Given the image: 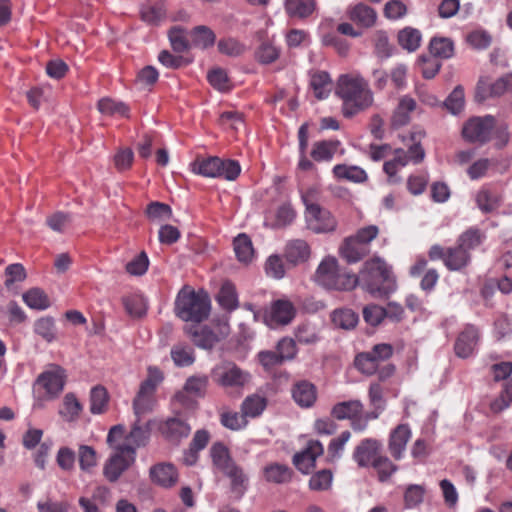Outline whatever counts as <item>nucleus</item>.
I'll return each mask as SVG.
<instances>
[{
    "mask_svg": "<svg viewBox=\"0 0 512 512\" xmlns=\"http://www.w3.org/2000/svg\"><path fill=\"white\" fill-rule=\"evenodd\" d=\"M335 94L342 100V113L347 118L368 109L374 101L368 82L358 73L340 75Z\"/></svg>",
    "mask_w": 512,
    "mask_h": 512,
    "instance_id": "obj_1",
    "label": "nucleus"
},
{
    "mask_svg": "<svg viewBox=\"0 0 512 512\" xmlns=\"http://www.w3.org/2000/svg\"><path fill=\"white\" fill-rule=\"evenodd\" d=\"M211 302L204 291L195 292L189 286H184L175 300V313L183 321L200 323L210 313Z\"/></svg>",
    "mask_w": 512,
    "mask_h": 512,
    "instance_id": "obj_2",
    "label": "nucleus"
},
{
    "mask_svg": "<svg viewBox=\"0 0 512 512\" xmlns=\"http://www.w3.org/2000/svg\"><path fill=\"white\" fill-rule=\"evenodd\" d=\"M313 279L324 289L335 291H350L358 284L357 276L342 271L338 266L336 258L331 256L325 257L321 261Z\"/></svg>",
    "mask_w": 512,
    "mask_h": 512,
    "instance_id": "obj_3",
    "label": "nucleus"
},
{
    "mask_svg": "<svg viewBox=\"0 0 512 512\" xmlns=\"http://www.w3.org/2000/svg\"><path fill=\"white\" fill-rule=\"evenodd\" d=\"M390 270L386 263L380 258H374L364 263L359 276L363 288L374 296H382L388 293L386 283L390 282Z\"/></svg>",
    "mask_w": 512,
    "mask_h": 512,
    "instance_id": "obj_4",
    "label": "nucleus"
},
{
    "mask_svg": "<svg viewBox=\"0 0 512 512\" xmlns=\"http://www.w3.org/2000/svg\"><path fill=\"white\" fill-rule=\"evenodd\" d=\"M195 174L210 178H223L228 181L235 180L240 172V164L235 160H222L218 157L197 158L191 164Z\"/></svg>",
    "mask_w": 512,
    "mask_h": 512,
    "instance_id": "obj_5",
    "label": "nucleus"
},
{
    "mask_svg": "<svg viewBox=\"0 0 512 512\" xmlns=\"http://www.w3.org/2000/svg\"><path fill=\"white\" fill-rule=\"evenodd\" d=\"M210 375L213 382L224 389H242L251 380L248 371L241 369L230 361H222L216 364Z\"/></svg>",
    "mask_w": 512,
    "mask_h": 512,
    "instance_id": "obj_6",
    "label": "nucleus"
},
{
    "mask_svg": "<svg viewBox=\"0 0 512 512\" xmlns=\"http://www.w3.org/2000/svg\"><path fill=\"white\" fill-rule=\"evenodd\" d=\"M103 466V475L109 482H116L135 461L134 448L119 445Z\"/></svg>",
    "mask_w": 512,
    "mask_h": 512,
    "instance_id": "obj_7",
    "label": "nucleus"
},
{
    "mask_svg": "<svg viewBox=\"0 0 512 512\" xmlns=\"http://www.w3.org/2000/svg\"><path fill=\"white\" fill-rule=\"evenodd\" d=\"M65 382V370L55 365L38 376L35 388L44 390L45 398L54 399L63 391Z\"/></svg>",
    "mask_w": 512,
    "mask_h": 512,
    "instance_id": "obj_8",
    "label": "nucleus"
},
{
    "mask_svg": "<svg viewBox=\"0 0 512 512\" xmlns=\"http://www.w3.org/2000/svg\"><path fill=\"white\" fill-rule=\"evenodd\" d=\"M493 127L492 116L474 117L463 126L462 135L469 142L482 144L490 140Z\"/></svg>",
    "mask_w": 512,
    "mask_h": 512,
    "instance_id": "obj_9",
    "label": "nucleus"
},
{
    "mask_svg": "<svg viewBox=\"0 0 512 512\" xmlns=\"http://www.w3.org/2000/svg\"><path fill=\"white\" fill-rule=\"evenodd\" d=\"M310 210L305 211L307 226L315 233H327L336 229L337 221L335 217L321 206H310Z\"/></svg>",
    "mask_w": 512,
    "mask_h": 512,
    "instance_id": "obj_10",
    "label": "nucleus"
},
{
    "mask_svg": "<svg viewBox=\"0 0 512 512\" xmlns=\"http://www.w3.org/2000/svg\"><path fill=\"white\" fill-rule=\"evenodd\" d=\"M381 441L375 438H365L354 448L352 458L361 468L374 466V462L381 456Z\"/></svg>",
    "mask_w": 512,
    "mask_h": 512,
    "instance_id": "obj_11",
    "label": "nucleus"
},
{
    "mask_svg": "<svg viewBox=\"0 0 512 512\" xmlns=\"http://www.w3.org/2000/svg\"><path fill=\"white\" fill-rule=\"evenodd\" d=\"M209 378L206 375H195L189 377L183 387L182 391H179L175 398L183 406L187 408H193L196 402L190 398V395L194 397H203L205 395Z\"/></svg>",
    "mask_w": 512,
    "mask_h": 512,
    "instance_id": "obj_12",
    "label": "nucleus"
},
{
    "mask_svg": "<svg viewBox=\"0 0 512 512\" xmlns=\"http://www.w3.org/2000/svg\"><path fill=\"white\" fill-rule=\"evenodd\" d=\"M323 453L324 447L319 440H309L306 447L294 455L293 463L300 472L307 474L315 467L316 459Z\"/></svg>",
    "mask_w": 512,
    "mask_h": 512,
    "instance_id": "obj_13",
    "label": "nucleus"
},
{
    "mask_svg": "<svg viewBox=\"0 0 512 512\" xmlns=\"http://www.w3.org/2000/svg\"><path fill=\"white\" fill-rule=\"evenodd\" d=\"M295 316V308L288 300H277L272 306L269 314L265 317L267 325L276 327L289 324Z\"/></svg>",
    "mask_w": 512,
    "mask_h": 512,
    "instance_id": "obj_14",
    "label": "nucleus"
},
{
    "mask_svg": "<svg viewBox=\"0 0 512 512\" xmlns=\"http://www.w3.org/2000/svg\"><path fill=\"white\" fill-rule=\"evenodd\" d=\"M479 341L478 329L473 325H467L458 335L454 350L458 357L467 358L474 353Z\"/></svg>",
    "mask_w": 512,
    "mask_h": 512,
    "instance_id": "obj_15",
    "label": "nucleus"
},
{
    "mask_svg": "<svg viewBox=\"0 0 512 512\" xmlns=\"http://www.w3.org/2000/svg\"><path fill=\"white\" fill-rule=\"evenodd\" d=\"M411 435V429L407 424H400L391 431L388 448L395 460L402 459Z\"/></svg>",
    "mask_w": 512,
    "mask_h": 512,
    "instance_id": "obj_16",
    "label": "nucleus"
},
{
    "mask_svg": "<svg viewBox=\"0 0 512 512\" xmlns=\"http://www.w3.org/2000/svg\"><path fill=\"white\" fill-rule=\"evenodd\" d=\"M292 398L302 408L312 407L317 400V389L314 384L307 380L296 382L292 389Z\"/></svg>",
    "mask_w": 512,
    "mask_h": 512,
    "instance_id": "obj_17",
    "label": "nucleus"
},
{
    "mask_svg": "<svg viewBox=\"0 0 512 512\" xmlns=\"http://www.w3.org/2000/svg\"><path fill=\"white\" fill-rule=\"evenodd\" d=\"M150 477L153 483L169 488L177 483L178 473L172 464L159 463L150 468Z\"/></svg>",
    "mask_w": 512,
    "mask_h": 512,
    "instance_id": "obj_18",
    "label": "nucleus"
},
{
    "mask_svg": "<svg viewBox=\"0 0 512 512\" xmlns=\"http://www.w3.org/2000/svg\"><path fill=\"white\" fill-rule=\"evenodd\" d=\"M505 92H512V74H507L489 86V91L479 84L476 91V99L479 102L484 101L488 96H501Z\"/></svg>",
    "mask_w": 512,
    "mask_h": 512,
    "instance_id": "obj_19",
    "label": "nucleus"
},
{
    "mask_svg": "<svg viewBox=\"0 0 512 512\" xmlns=\"http://www.w3.org/2000/svg\"><path fill=\"white\" fill-rule=\"evenodd\" d=\"M370 252L369 246L359 242L357 239L348 237L344 240L340 248L341 256L348 263H356L368 255Z\"/></svg>",
    "mask_w": 512,
    "mask_h": 512,
    "instance_id": "obj_20",
    "label": "nucleus"
},
{
    "mask_svg": "<svg viewBox=\"0 0 512 512\" xmlns=\"http://www.w3.org/2000/svg\"><path fill=\"white\" fill-rule=\"evenodd\" d=\"M348 15L351 21L364 28L372 27L377 19L376 11L363 3L351 7Z\"/></svg>",
    "mask_w": 512,
    "mask_h": 512,
    "instance_id": "obj_21",
    "label": "nucleus"
},
{
    "mask_svg": "<svg viewBox=\"0 0 512 512\" xmlns=\"http://www.w3.org/2000/svg\"><path fill=\"white\" fill-rule=\"evenodd\" d=\"M186 333L191 337L193 343L202 349H212L219 341L217 335L208 327H190Z\"/></svg>",
    "mask_w": 512,
    "mask_h": 512,
    "instance_id": "obj_22",
    "label": "nucleus"
},
{
    "mask_svg": "<svg viewBox=\"0 0 512 512\" xmlns=\"http://www.w3.org/2000/svg\"><path fill=\"white\" fill-rule=\"evenodd\" d=\"M363 404L360 400H349L335 404L331 415L337 420H351L363 413Z\"/></svg>",
    "mask_w": 512,
    "mask_h": 512,
    "instance_id": "obj_23",
    "label": "nucleus"
},
{
    "mask_svg": "<svg viewBox=\"0 0 512 512\" xmlns=\"http://www.w3.org/2000/svg\"><path fill=\"white\" fill-rule=\"evenodd\" d=\"M310 256V247L302 239L291 240L285 247V257L288 262L296 265L306 261Z\"/></svg>",
    "mask_w": 512,
    "mask_h": 512,
    "instance_id": "obj_24",
    "label": "nucleus"
},
{
    "mask_svg": "<svg viewBox=\"0 0 512 512\" xmlns=\"http://www.w3.org/2000/svg\"><path fill=\"white\" fill-rule=\"evenodd\" d=\"M310 87L317 99L322 100L332 91V80L326 71H315L310 76Z\"/></svg>",
    "mask_w": 512,
    "mask_h": 512,
    "instance_id": "obj_25",
    "label": "nucleus"
},
{
    "mask_svg": "<svg viewBox=\"0 0 512 512\" xmlns=\"http://www.w3.org/2000/svg\"><path fill=\"white\" fill-rule=\"evenodd\" d=\"M416 108V102L413 98L409 96H403L397 108L395 109L391 124L394 128H399L404 125H407L410 121V112L414 111Z\"/></svg>",
    "mask_w": 512,
    "mask_h": 512,
    "instance_id": "obj_26",
    "label": "nucleus"
},
{
    "mask_svg": "<svg viewBox=\"0 0 512 512\" xmlns=\"http://www.w3.org/2000/svg\"><path fill=\"white\" fill-rule=\"evenodd\" d=\"M470 261V253L458 244L455 247L446 249L445 266L451 271H457L465 266Z\"/></svg>",
    "mask_w": 512,
    "mask_h": 512,
    "instance_id": "obj_27",
    "label": "nucleus"
},
{
    "mask_svg": "<svg viewBox=\"0 0 512 512\" xmlns=\"http://www.w3.org/2000/svg\"><path fill=\"white\" fill-rule=\"evenodd\" d=\"M191 431V427L182 419L170 418L162 427V433L171 441L186 438Z\"/></svg>",
    "mask_w": 512,
    "mask_h": 512,
    "instance_id": "obj_28",
    "label": "nucleus"
},
{
    "mask_svg": "<svg viewBox=\"0 0 512 512\" xmlns=\"http://www.w3.org/2000/svg\"><path fill=\"white\" fill-rule=\"evenodd\" d=\"M210 455L213 464L223 473L236 465L230 456L228 448L221 442H216L211 446Z\"/></svg>",
    "mask_w": 512,
    "mask_h": 512,
    "instance_id": "obj_29",
    "label": "nucleus"
},
{
    "mask_svg": "<svg viewBox=\"0 0 512 512\" xmlns=\"http://www.w3.org/2000/svg\"><path fill=\"white\" fill-rule=\"evenodd\" d=\"M316 8V0H285V10L291 17L306 18Z\"/></svg>",
    "mask_w": 512,
    "mask_h": 512,
    "instance_id": "obj_30",
    "label": "nucleus"
},
{
    "mask_svg": "<svg viewBox=\"0 0 512 512\" xmlns=\"http://www.w3.org/2000/svg\"><path fill=\"white\" fill-rule=\"evenodd\" d=\"M333 174L338 179L354 183H362L367 179V174L362 168L358 166H348L345 164L335 165L333 168Z\"/></svg>",
    "mask_w": 512,
    "mask_h": 512,
    "instance_id": "obj_31",
    "label": "nucleus"
},
{
    "mask_svg": "<svg viewBox=\"0 0 512 512\" xmlns=\"http://www.w3.org/2000/svg\"><path fill=\"white\" fill-rule=\"evenodd\" d=\"M150 428L148 425H140V419L137 418L131 431L126 436V443L124 445H130L134 448L145 446L149 440Z\"/></svg>",
    "mask_w": 512,
    "mask_h": 512,
    "instance_id": "obj_32",
    "label": "nucleus"
},
{
    "mask_svg": "<svg viewBox=\"0 0 512 512\" xmlns=\"http://www.w3.org/2000/svg\"><path fill=\"white\" fill-rule=\"evenodd\" d=\"M171 358L178 367L190 366L195 361L194 350L189 344L178 343L171 348Z\"/></svg>",
    "mask_w": 512,
    "mask_h": 512,
    "instance_id": "obj_33",
    "label": "nucleus"
},
{
    "mask_svg": "<svg viewBox=\"0 0 512 512\" xmlns=\"http://www.w3.org/2000/svg\"><path fill=\"white\" fill-rule=\"evenodd\" d=\"M267 406V400L257 394L247 396L241 404V413L244 416L255 418L262 414Z\"/></svg>",
    "mask_w": 512,
    "mask_h": 512,
    "instance_id": "obj_34",
    "label": "nucleus"
},
{
    "mask_svg": "<svg viewBox=\"0 0 512 512\" xmlns=\"http://www.w3.org/2000/svg\"><path fill=\"white\" fill-rule=\"evenodd\" d=\"M351 438V432L348 430H345L340 433L338 437H335L331 439L330 443L327 447V461L328 462H335L338 461L344 452L345 445Z\"/></svg>",
    "mask_w": 512,
    "mask_h": 512,
    "instance_id": "obj_35",
    "label": "nucleus"
},
{
    "mask_svg": "<svg viewBox=\"0 0 512 512\" xmlns=\"http://www.w3.org/2000/svg\"><path fill=\"white\" fill-rule=\"evenodd\" d=\"M216 299L219 305L228 311H232L238 306L235 286L228 281L222 284Z\"/></svg>",
    "mask_w": 512,
    "mask_h": 512,
    "instance_id": "obj_36",
    "label": "nucleus"
},
{
    "mask_svg": "<svg viewBox=\"0 0 512 512\" xmlns=\"http://www.w3.org/2000/svg\"><path fill=\"white\" fill-rule=\"evenodd\" d=\"M237 259L242 263H249L254 256L251 239L246 234H239L233 242Z\"/></svg>",
    "mask_w": 512,
    "mask_h": 512,
    "instance_id": "obj_37",
    "label": "nucleus"
},
{
    "mask_svg": "<svg viewBox=\"0 0 512 512\" xmlns=\"http://www.w3.org/2000/svg\"><path fill=\"white\" fill-rule=\"evenodd\" d=\"M264 476L269 482L283 484L291 480L292 471L286 465L274 463L265 467Z\"/></svg>",
    "mask_w": 512,
    "mask_h": 512,
    "instance_id": "obj_38",
    "label": "nucleus"
},
{
    "mask_svg": "<svg viewBox=\"0 0 512 512\" xmlns=\"http://www.w3.org/2000/svg\"><path fill=\"white\" fill-rule=\"evenodd\" d=\"M430 53L438 58L448 59L454 54V44L447 37H433L429 44Z\"/></svg>",
    "mask_w": 512,
    "mask_h": 512,
    "instance_id": "obj_39",
    "label": "nucleus"
},
{
    "mask_svg": "<svg viewBox=\"0 0 512 512\" xmlns=\"http://www.w3.org/2000/svg\"><path fill=\"white\" fill-rule=\"evenodd\" d=\"M339 145V141H318L315 142L311 151V157L318 162L330 161Z\"/></svg>",
    "mask_w": 512,
    "mask_h": 512,
    "instance_id": "obj_40",
    "label": "nucleus"
},
{
    "mask_svg": "<svg viewBox=\"0 0 512 512\" xmlns=\"http://www.w3.org/2000/svg\"><path fill=\"white\" fill-rule=\"evenodd\" d=\"M231 481L232 492L240 498L247 488L248 478L237 464L224 473Z\"/></svg>",
    "mask_w": 512,
    "mask_h": 512,
    "instance_id": "obj_41",
    "label": "nucleus"
},
{
    "mask_svg": "<svg viewBox=\"0 0 512 512\" xmlns=\"http://www.w3.org/2000/svg\"><path fill=\"white\" fill-rule=\"evenodd\" d=\"M421 38V32L412 27H406L398 33L400 46L409 52H413L419 48Z\"/></svg>",
    "mask_w": 512,
    "mask_h": 512,
    "instance_id": "obj_42",
    "label": "nucleus"
},
{
    "mask_svg": "<svg viewBox=\"0 0 512 512\" xmlns=\"http://www.w3.org/2000/svg\"><path fill=\"white\" fill-rule=\"evenodd\" d=\"M23 301L32 309L44 310L50 306L47 294L40 288H31L22 296Z\"/></svg>",
    "mask_w": 512,
    "mask_h": 512,
    "instance_id": "obj_43",
    "label": "nucleus"
},
{
    "mask_svg": "<svg viewBox=\"0 0 512 512\" xmlns=\"http://www.w3.org/2000/svg\"><path fill=\"white\" fill-rule=\"evenodd\" d=\"M332 322L342 329H352L358 323V315L351 309L340 308L332 313Z\"/></svg>",
    "mask_w": 512,
    "mask_h": 512,
    "instance_id": "obj_44",
    "label": "nucleus"
},
{
    "mask_svg": "<svg viewBox=\"0 0 512 512\" xmlns=\"http://www.w3.org/2000/svg\"><path fill=\"white\" fill-rule=\"evenodd\" d=\"M82 411V405L73 393H67L63 399L60 415L68 422L75 421Z\"/></svg>",
    "mask_w": 512,
    "mask_h": 512,
    "instance_id": "obj_45",
    "label": "nucleus"
},
{
    "mask_svg": "<svg viewBox=\"0 0 512 512\" xmlns=\"http://www.w3.org/2000/svg\"><path fill=\"white\" fill-rule=\"evenodd\" d=\"M192 42L195 46L206 49L214 45L216 40L215 33L207 26H196L192 32Z\"/></svg>",
    "mask_w": 512,
    "mask_h": 512,
    "instance_id": "obj_46",
    "label": "nucleus"
},
{
    "mask_svg": "<svg viewBox=\"0 0 512 512\" xmlns=\"http://www.w3.org/2000/svg\"><path fill=\"white\" fill-rule=\"evenodd\" d=\"M476 201L482 211L491 212L499 207L501 197L496 192L484 188L478 192Z\"/></svg>",
    "mask_w": 512,
    "mask_h": 512,
    "instance_id": "obj_47",
    "label": "nucleus"
},
{
    "mask_svg": "<svg viewBox=\"0 0 512 512\" xmlns=\"http://www.w3.org/2000/svg\"><path fill=\"white\" fill-rule=\"evenodd\" d=\"M79 467L83 472L90 473L97 466V453L92 446L80 445L78 448Z\"/></svg>",
    "mask_w": 512,
    "mask_h": 512,
    "instance_id": "obj_48",
    "label": "nucleus"
},
{
    "mask_svg": "<svg viewBox=\"0 0 512 512\" xmlns=\"http://www.w3.org/2000/svg\"><path fill=\"white\" fill-rule=\"evenodd\" d=\"M108 403V393L103 386H95L90 392V411L92 414H101Z\"/></svg>",
    "mask_w": 512,
    "mask_h": 512,
    "instance_id": "obj_49",
    "label": "nucleus"
},
{
    "mask_svg": "<svg viewBox=\"0 0 512 512\" xmlns=\"http://www.w3.org/2000/svg\"><path fill=\"white\" fill-rule=\"evenodd\" d=\"M126 312L132 317H141L146 313L147 304L141 295H130L122 298Z\"/></svg>",
    "mask_w": 512,
    "mask_h": 512,
    "instance_id": "obj_50",
    "label": "nucleus"
},
{
    "mask_svg": "<svg viewBox=\"0 0 512 512\" xmlns=\"http://www.w3.org/2000/svg\"><path fill=\"white\" fill-rule=\"evenodd\" d=\"M166 16L163 4L144 5L141 8V18L150 25H159Z\"/></svg>",
    "mask_w": 512,
    "mask_h": 512,
    "instance_id": "obj_51",
    "label": "nucleus"
},
{
    "mask_svg": "<svg viewBox=\"0 0 512 512\" xmlns=\"http://www.w3.org/2000/svg\"><path fill=\"white\" fill-rule=\"evenodd\" d=\"M98 110L109 116H128V107L123 102H116L110 98H103L98 102Z\"/></svg>",
    "mask_w": 512,
    "mask_h": 512,
    "instance_id": "obj_52",
    "label": "nucleus"
},
{
    "mask_svg": "<svg viewBox=\"0 0 512 512\" xmlns=\"http://www.w3.org/2000/svg\"><path fill=\"white\" fill-rule=\"evenodd\" d=\"M220 423L227 429L237 431L247 425V420L243 413L224 411L220 414Z\"/></svg>",
    "mask_w": 512,
    "mask_h": 512,
    "instance_id": "obj_53",
    "label": "nucleus"
},
{
    "mask_svg": "<svg viewBox=\"0 0 512 512\" xmlns=\"http://www.w3.org/2000/svg\"><path fill=\"white\" fill-rule=\"evenodd\" d=\"M356 368L363 374L373 375L379 367V362L369 352H363L355 358Z\"/></svg>",
    "mask_w": 512,
    "mask_h": 512,
    "instance_id": "obj_54",
    "label": "nucleus"
},
{
    "mask_svg": "<svg viewBox=\"0 0 512 512\" xmlns=\"http://www.w3.org/2000/svg\"><path fill=\"white\" fill-rule=\"evenodd\" d=\"M279 55V49L270 42H262L255 52L256 59L262 64L273 63Z\"/></svg>",
    "mask_w": 512,
    "mask_h": 512,
    "instance_id": "obj_55",
    "label": "nucleus"
},
{
    "mask_svg": "<svg viewBox=\"0 0 512 512\" xmlns=\"http://www.w3.org/2000/svg\"><path fill=\"white\" fill-rule=\"evenodd\" d=\"M149 267V259L145 252L139 253L131 261L126 264V271L133 276H142Z\"/></svg>",
    "mask_w": 512,
    "mask_h": 512,
    "instance_id": "obj_56",
    "label": "nucleus"
},
{
    "mask_svg": "<svg viewBox=\"0 0 512 512\" xmlns=\"http://www.w3.org/2000/svg\"><path fill=\"white\" fill-rule=\"evenodd\" d=\"M333 475L328 469L315 473L309 480V487L315 491L327 490L332 484Z\"/></svg>",
    "mask_w": 512,
    "mask_h": 512,
    "instance_id": "obj_57",
    "label": "nucleus"
},
{
    "mask_svg": "<svg viewBox=\"0 0 512 512\" xmlns=\"http://www.w3.org/2000/svg\"><path fill=\"white\" fill-rule=\"evenodd\" d=\"M386 315L387 313L385 308L376 304L367 305L363 309V318L365 322L372 326L379 325Z\"/></svg>",
    "mask_w": 512,
    "mask_h": 512,
    "instance_id": "obj_58",
    "label": "nucleus"
},
{
    "mask_svg": "<svg viewBox=\"0 0 512 512\" xmlns=\"http://www.w3.org/2000/svg\"><path fill=\"white\" fill-rule=\"evenodd\" d=\"M147 216L152 220H169L172 210L169 205L161 202H152L147 206Z\"/></svg>",
    "mask_w": 512,
    "mask_h": 512,
    "instance_id": "obj_59",
    "label": "nucleus"
},
{
    "mask_svg": "<svg viewBox=\"0 0 512 512\" xmlns=\"http://www.w3.org/2000/svg\"><path fill=\"white\" fill-rule=\"evenodd\" d=\"M207 78L209 83L219 91H228L231 88L228 76L221 68L211 70Z\"/></svg>",
    "mask_w": 512,
    "mask_h": 512,
    "instance_id": "obj_60",
    "label": "nucleus"
},
{
    "mask_svg": "<svg viewBox=\"0 0 512 512\" xmlns=\"http://www.w3.org/2000/svg\"><path fill=\"white\" fill-rule=\"evenodd\" d=\"M35 332L48 342L55 338V324L50 317H43L36 321L34 326Z\"/></svg>",
    "mask_w": 512,
    "mask_h": 512,
    "instance_id": "obj_61",
    "label": "nucleus"
},
{
    "mask_svg": "<svg viewBox=\"0 0 512 512\" xmlns=\"http://www.w3.org/2000/svg\"><path fill=\"white\" fill-rule=\"evenodd\" d=\"M446 108L452 114H458L464 108V91L462 87H456L444 102Z\"/></svg>",
    "mask_w": 512,
    "mask_h": 512,
    "instance_id": "obj_62",
    "label": "nucleus"
},
{
    "mask_svg": "<svg viewBox=\"0 0 512 512\" xmlns=\"http://www.w3.org/2000/svg\"><path fill=\"white\" fill-rule=\"evenodd\" d=\"M296 217V212L289 204L281 205L275 216V222L273 224L276 228H283L290 225Z\"/></svg>",
    "mask_w": 512,
    "mask_h": 512,
    "instance_id": "obj_63",
    "label": "nucleus"
},
{
    "mask_svg": "<svg viewBox=\"0 0 512 512\" xmlns=\"http://www.w3.org/2000/svg\"><path fill=\"white\" fill-rule=\"evenodd\" d=\"M379 475V480L384 482L390 478V476L396 472L397 466L391 462L386 456H380L372 466Z\"/></svg>",
    "mask_w": 512,
    "mask_h": 512,
    "instance_id": "obj_64",
    "label": "nucleus"
}]
</instances>
